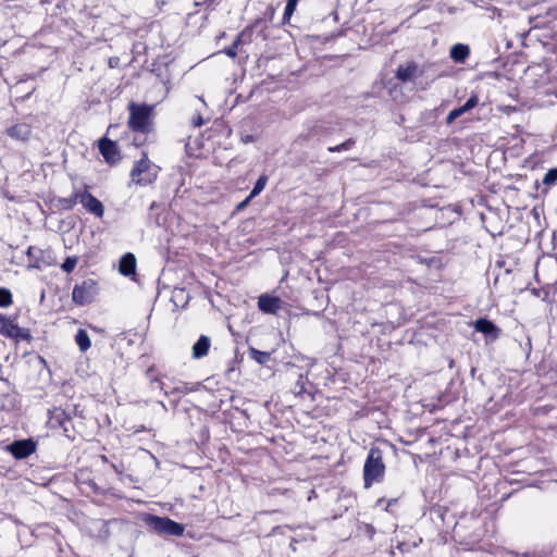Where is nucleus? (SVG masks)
Returning <instances> with one entry per match:
<instances>
[{"label": "nucleus", "mask_w": 557, "mask_h": 557, "mask_svg": "<svg viewBox=\"0 0 557 557\" xmlns=\"http://www.w3.org/2000/svg\"><path fill=\"white\" fill-rule=\"evenodd\" d=\"M8 135L17 140H27L32 134V128L26 123H18L7 131Z\"/></svg>", "instance_id": "ddd939ff"}, {"label": "nucleus", "mask_w": 557, "mask_h": 557, "mask_svg": "<svg viewBox=\"0 0 557 557\" xmlns=\"http://www.w3.org/2000/svg\"><path fill=\"white\" fill-rule=\"evenodd\" d=\"M8 450L16 459H24L35 453L36 443L32 438L14 441L8 446Z\"/></svg>", "instance_id": "6e6552de"}, {"label": "nucleus", "mask_w": 557, "mask_h": 557, "mask_svg": "<svg viewBox=\"0 0 557 557\" xmlns=\"http://www.w3.org/2000/svg\"><path fill=\"white\" fill-rule=\"evenodd\" d=\"M78 201L83 205V207L91 214L96 215L97 218H102L104 213L103 205L100 200H98L95 196H92L88 191L83 193H76L74 195V200H70V207L73 206Z\"/></svg>", "instance_id": "0eeeda50"}, {"label": "nucleus", "mask_w": 557, "mask_h": 557, "mask_svg": "<svg viewBox=\"0 0 557 557\" xmlns=\"http://www.w3.org/2000/svg\"><path fill=\"white\" fill-rule=\"evenodd\" d=\"M356 144L355 139L354 138H349L347 140H345L344 143L337 145V146H331L327 148V150L330 152H341V151H346V150H349L351 147H354Z\"/></svg>", "instance_id": "412c9836"}, {"label": "nucleus", "mask_w": 557, "mask_h": 557, "mask_svg": "<svg viewBox=\"0 0 557 557\" xmlns=\"http://www.w3.org/2000/svg\"><path fill=\"white\" fill-rule=\"evenodd\" d=\"M75 342L81 351H86L90 348V345H91V342H90V338H89V335L88 333L83 330V329H79L75 335Z\"/></svg>", "instance_id": "a211bd4d"}, {"label": "nucleus", "mask_w": 557, "mask_h": 557, "mask_svg": "<svg viewBox=\"0 0 557 557\" xmlns=\"http://www.w3.org/2000/svg\"><path fill=\"white\" fill-rule=\"evenodd\" d=\"M557 182V168H553L546 172L543 177L544 185H553Z\"/></svg>", "instance_id": "393cba45"}, {"label": "nucleus", "mask_w": 557, "mask_h": 557, "mask_svg": "<svg viewBox=\"0 0 557 557\" xmlns=\"http://www.w3.org/2000/svg\"><path fill=\"white\" fill-rule=\"evenodd\" d=\"M211 346V339L207 335H201L193 345V358L201 359L208 355Z\"/></svg>", "instance_id": "4468645a"}, {"label": "nucleus", "mask_w": 557, "mask_h": 557, "mask_svg": "<svg viewBox=\"0 0 557 557\" xmlns=\"http://www.w3.org/2000/svg\"><path fill=\"white\" fill-rule=\"evenodd\" d=\"M12 304V294L7 288H0V307H8Z\"/></svg>", "instance_id": "5701e85b"}, {"label": "nucleus", "mask_w": 557, "mask_h": 557, "mask_svg": "<svg viewBox=\"0 0 557 557\" xmlns=\"http://www.w3.org/2000/svg\"><path fill=\"white\" fill-rule=\"evenodd\" d=\"M53 418L63 428L64 432H66L67 428H66L65 423L70 421V417L65 413V411H63V410H55V414H54Z\"/></svg>", "instance_id": "a878e982"}, {"label": "nucleus", "mask_w": 557, "mask_h": 557, "mask_svg": "<svg viewBox=\"0 0 557 557\" xmlns=\"http://www.w3.org/2000/svg\"><path fill=\"white\" fill-rule=\"evenodd\" d=\"M267 182H268V176L267 175H261L257 180L252 190L250 191L249 198H255L256 196H258L264 189V187L267 185Z\"/></svg>", "instance_id": "aec40b11"}, {"label": "nucleus", "mask_w": 557, "mask_h": 557, "mask_svg": "<svg viewBox=\"0 0 557 557\" xmlns=\"http://www.w3.org/2000/svg\"><path fill=\"white\" fill-rule=\"evenodd\" d=\"M319 128H320V126L315 125L314 127H312V129L310 131V133L308 135H306V136L305 135H300L298 137V140H300V139L308 140L310 138V136L318 135L319 134Z\"/></svg>", "instance_id": "c756f323"}, {"label": "nucleus", "mask_w": 557, "mask_h": 557, "mask_svg": "<svg viewBox=\"0 0 557 557\" xmlns=\"http://www.w3.org/2000/svg\"><path fill=\"white\" fill-rule=\"evenodd\" d=\"M475 331L484 334L490 341H496L500 336V329L497 327L492 321L480 318L474 322Z\"/></svg>", "instance_id": "9d476101"}, {"label": "nucleus", "mask_w": 557, "mask_h": 557, "mask_svg": "<svg viewBox=\"0 0 557 557\" xmlns=\"http://www.w3.org/2000/svg\"><path fill=\"white\" fill-rule=\"evenodd\" d=\"M258 307L264 313L276 314L282 307V300L278 297L263 294L258 299Z\"/></svg>", "instance_id": "9b49d317"}, {"label": "nucleus", "mask_w": 557, "mask_h": 557, "mask_svg": "<svg viewBox=\"0 0 557 557\" xmlns=\"http://www.w3.org/2000/svg\"><path fill=\"white\" fill-rule=\"evenodd\" d=\"M252 198H249V196L243 201L240 202L238 206H237V209L240 210L243 209L244 207L247 206V203L251 200Z\"/></svg>", "instance_id": "2f4dec72"}, {"label": "nucleus", "mask_w": 557, "mask_h": 557, "mask_svg": "<svg viewBox=\"0 0 557 557\" xmlns=\"http://www.w3.org/2000/svg\"><path fill=\"white\" fill-rule=\"evenodd\" d=\"M156 206H157V203H156V202H152V203H151V206H150V210L156 209Z\"/></svg>", "instance_id": "72a5a7b5"}, {"label": "nucleus", "mask_w": 557, "mask_h": 557, "mask_svg": "<svg viewBox=\"0 0 557 557\" xmlns=\"http://www.w3.org/2000/svg\"><path fill=\"white\" fill-rule=\"evenodd\" d=\"M151 373H152V369H149L147 371V376L150 379L151 387L163 389V383L158 377H152Z\"/></svg>", "instance_id": "cd10ccee"}, {"label": "nucleus", "mask_w": 557, "mask_h": 557, "mask_svg": "<svg viewBox=\"0 0 557 557\" xmlns=\"http://www.w3.org/2000/svg\"><path fill=\"white\" fill-rule=\"evenodd\" d=\"M243 141L244 143L252 141V136H250V135L246 136L245 138H243Z\"/></svg>", "instance_id": "473e14b6"}, {"label": "nucleus", "mask_w": 557, "mask_h": 557, "mask_svg": "<svg viewBox=\"0 0 557 557\" xmlns=\"http://www.w3.org/2000/svg\"><path fill=\"white\" fill-rule=\"evenodd\" d=\"M384 472L385 465L382 450L377 447H372L363 466L364 486L370 487L374 482H380L384 476Z\"/></svg>", "instance_id": "f257e3e1"}, {"label": "nucleus", "mask_w": 557, "mask_h": 557, "mask_svg": "<svg viewBox=\"0 0 557 557\" xmlns=\"http://www.w3.org/2000/svg\"><path fill=\"white\" fill-rule=\"evenodd\" d=\"M188 392H189V388L186 386V384L181 383L178 386H175L170 392L165 391V395L187 394Z\"/></svg>", "instance_id": "bb28decb"}, {"label": "nucleus", "mask_w": 557, "mask_h": 557, "mask_svg": "<svg viewBox=\"0 0 557 557\" xmlns=\"http://www.w3.org/2000/svg\"><path fill=\"white\" fill-rule=\"evenodd\" d=\"M245 33H246V30H244L243 33H240V34L237 36L236 40L233 42V45H232L230 48H227V49L225 50V53H226L230 58H235V57H236V54H237V47H238V45L240 44L242 38L244 37Z\"/></svg>", "instance_id": "b1692460"}, {"label": "nucleus", "mask_w": 557, "mask_h": 557, "mask_svg": "<svg viewBox=\"0 0 557 557\" xmlns=\"http://www.w3.org/2000/svg\"><path fill=\"white\" fill-rule=\"evenodd\" d=\"M119 271L121 274L125 276H129L136 271V258L133 253H125L121 260L119 265Z\"/></svg>", "instance_id": "2eb2a0df"}, {"label": "nucleus", "mask_w": 557, "mask_h": 557, "mask_svg": "<svg viewBox=\"0 0 557 557\" xmlns=\"http://www.w3.org/2000/svg\"><path fill=\"white\" fill-rule=\"evenodd\" d=\"M191 123L195 127H199L203 124V119L200 115H198L196 119L193 120Z\"/></svg>", "instance_id": "7c9ffc66"}, {"label": "nucleus", "mask_w": 557, "mask_h": 557, "mask_svg": "<svg viewBox=\"0 0 557 557\" xmlns=\"http://www.w3.org/2000/svg\"><path fill=\"white\" fill-rule=\"evenodd\" d=\"M0 334L5 337L13 338L16 342L27 341L30 342L32 335L27 329L20 327L15 318L7 317L0 313Z\"/></svg>", "instance_id": "39448f33"}, {"label": "nucleus", "mask_w": 557, "mask_h": 557, "mask_svg": "<svg viewBox=\"0 0 557 557\" xmlns=\"http://www.w3.org/2000/svg\"><path fill=\"white\" fill-rule=\"evenodd\" d=\"M98 294V286L96 281L88 278L82 284L75 285L72 292V299L75 304L84 306L90 304Z\"/></svg>", "instance_id": "423d86ee"}, {"label": "nucleus", "mask_w": 557, "mask_h": 557, "mask_svg": "<svg viewBox=\"0 0 557 557\" xmlns=\"http://www.w3.org/2000/svg\"><path fill=\"white\" fill-rule=\"evenodd\" d=\"M147 525L160 535L181 536L184 533L185 527L169 517H159L148 515L146 518Z\"/></svg>", "instance_id": "20e7f679"}, {"label": "nucleus", "mask_w": 557, "mask_h": 557, "mask_svg": "<svg viewBox=\"0 0 557 557\" xmlns=\"http://www.w3.org/2000/svg\"><path fill=\"white\" fill-rule=\"evenodd\" d=\"M418 72V66L414 63L408 64L406 66L400 65L397 69L396 77L401 82H409L416 78Z\"/></svg>", "instance_id": "f3484780"}, {"label": "nucleus", "mask_w": 557, "mask_h": 557, "mask_svg": "<svg viewBox=\"0 0 557 557\" xmlns=\"http://www.w3.org/2000/svg\"><path fill=\"white\" fill-rule=\"evenodd\" d=\"M159 168L151 163L144 152L143 158L138 160L131 172L132 183L136 185H149L157 180Z\"/></svg>", "instance_id": "7ed1b4c3"}, {"label": "nucleus", "mask_w": 557, "mask_h": 557, "mask_svg": "<svg viewBox=\"0 0 557 557\" xmlns=\"http://www.w3.org/2000/svg\"><path fill=\"white\" fill-rule=\"evenodd\" d=\"M98 147L108 163L115 164L120 161L121 156L114 141L104 137L99 140Z\"/></svg>", "instance_id": "1a4fd4ad"}, {"label": "nucleus", "mask_w": 557, "mask_h": 557, "mask_svg": "<svg viewBox=\"0 0 557 557\" xmlns=\"http://www.w3.org/2000/svg\"><path fill=\"white\" fill-rule=\"evenodd\" d=\"M470 54L468 45L456 44L450 48L449 55L457 63H463Z\"/></svg>", "instance_id": "dca6fc26"}, {"label": "nucleus", "mask_w": 557, "mask_h": 557, "mask_svg": "<svg viewBox=\"0 0 557 557\" xmlns=\"http://www.w3.org/2000/svg\"><path fill=\"white\" fill-rule=\"evenodd\" d=\"M478 103L479 97L476 95H472L463 106L456 108L448 113V115L446 116V123L451 124L456 119L460 117L461 115L476 107Z\"/></svg>", "instance_id": "f8f14e48"}, {"label": "nucleus", "mask_w": 557, "mask_h": 557, "mask_svg": "<svg viewBox=\"0 0 557 557\" xmlns=\"http://www.w3.org/2000/svg\"><path fill=\"white\" fill-rule=\"evenodd\" d=\"M129 117H128V127L141 134H147L151 131V107L147 104H136L131 102L128 104Z\"/></svg>", "instance_id": "f03ea898"}, {"label": "nucleus", "mask_w": 557, "mask_h": 557, "mask_svg": "<svg viewBox=\"0 0 557 557\" xmlns=\"http://www.w3.org/2000/svg\"><path fill=\"white\" fill-rule=\"evenodd\" d=\"M297 2H298V0H287L286 7H285V15L293 14Z\"/></svg>", "instance_id": "c85d7f7f"}, {"label": "nucleus", "mask_w": 557, "mask_h": 557, "mask_svg": "<svg viewBox=\"0 0 557 557\" xmlns=\"http://www.w3.org/2000/svg\"><path fill=\"white\" fill-rule=\"evenodd\" d=\"M248 352H249L250 358L253 359L255 361H257L259 364H265L271 358L270 352L261 351L253 347H250Z\"/></svg>", "instance_id": "6ab92c4d"}, {"label": "nucleus", "mask_w": 557, "mask_h": 557, "mask_svg": "<svg viewBox=\"0 0 557 557\" xmlns=\"http://www.w3.org/2000/svg\"><path fill=\"white\" fill-rule=\"evenodd\" d=\"M77 261V257H67L62 263L61 268L65 273H71L75 269Z\"/></svg>", "instance_id": "4be33fe9"}]
</instances>
